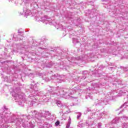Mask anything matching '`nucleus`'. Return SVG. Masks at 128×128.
I'll return each instance as SVG.
<instances>
[{
	"mask_svg": "<svg viewBox=\"0 0 128 128\" xmlns=\"http://www.w3.org/2000/svg\"><path fill=\"white\" fill-rule=\"evenodd\" d=\"M112 122L113 124H118V118H116L115 119L113 120Z\"/></svg>",
	"mask_w": 128,
	"mask_h": 128,
	"instance_id": "nucleus-1",
	"label": "nucleus"
},
{
	"mask_svg": "<svg viewBox=\"0 0 128 128\" xmlns=\"http://www.w3.org/2000/svg\"><path fill=\"white\" fill-rule=\"evenodd\" d=\"M57 106L59 107L62 106V102L60 101L57 102Z\"/></svg>",
	"mask_w": 128,
	"mask_h": 128,
	"instance_id": "nucleus-2",
	"label": "nucleus"
},
{
	"mask_svg": "<svg viewBox=\"0 0 128 128\" xmlns=\"http://www.w3.org/2000/svg\"><path fill=\"white\" fill-rule=\"evenodd\" d=\"M122 118V120H128V116H124Z\"/></svg>",
	"mask_w": 128,
	"mask_h": 128,
	"instance_id": "nucleus-3",
	"label": "nucleus"
},
{
	"mask_svg": "<svg viewBox=\"0 0 128 128\" xmlns=\"http://www.w3.org/2000/svg\"><path fill=\"white\" fill-rule=\"evenodd\" d=\"M60 124V121H56L55 123V126H58Z\"/></svg>",
	"mask_w": 128,
	"mask_h": 128,
	"instance_id": "nucleus-4",
	"label": "nucleus"
},
{
	"mask_svg": "<svg viewBox=\"0 0 128 128\" xmlns=\"http://www.w3.org/2000/svg\"><path fill=\"white\" fill-rule=\"evenodd\" d=\"M123 126H124V128H128V124H126V123H124Z\"/></svg>",
	"mask_w": 128,
	"mask_h": 128,
	"instance_id": "nucleus-5",
	"label": "nucleus"
},
{
	"mask_svg": "<svg viewBox=\"0 0 128 128\" xmlns=\"http://www.w3.org/2000/svg\"><path fill=\"white\" fill-rule=\"evenodd\" d=\"M80 118V115L78 116H77L78 120V119Z\"/></svg>",
	"mask_w": 128,
	"mask_h": 128,
	"instance_id": "nucleus-6",
	"label": "nucleus"
},
{
	"mask_svg": "<svg viewBox=\"0 0 128 128\" xmlns=\"http://www.w3.org/2000/svg\"><path fill=\"white\" fill-rule=\"evenodd\" d=\"M124 105H123L122 106V107L124 106Z\"/></svg>",
	"mask_w": 128,
	"mask_h": 128,
	"instance_id": "nucleus-7",
	"label": "nucleus"
}]
</instances>
